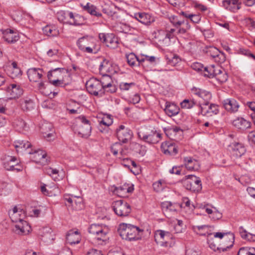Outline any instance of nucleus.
<instances>
[{"instance_id":"f257e3e1","label":"nucleus","mask_w":255,"mask_h":255,"mask_svg":"<svg viewBox=\"0 0 255 255\" xmlns=\"http://www.w3.org/2000/svg\"><path fill=\"white\" fill-rule=\"evenodd\" d=\"M9 215L12 222L15 223V232L19 235L27 234L30 230V226L23 219L25 217V211L17 206L9 211Z\"/></svg>"},{"instance_id":"f03ea898","label":"nucleus","mask_w":255,"mask_h":255,"mask_svg":"<svg viewBox=\"0 0 255 255\" xmlns=\"http://www.w3.org/2000/svg\"><path fill=\"white\" fill-rule=\"evenodd\" d=\"M118 232L123 239L132 241L141 239L143 230L129 224L122 223L120 225Z\"/></svg>"},{"instance_id":"7ed1b4c3","label":"nucleus","mask_w":255,"mask_h":255,"mask_svg":"<svg viewBox=\"0 0 255 255\" xmlns=\"http://www.w3.org/2000/svg\"><path fill=\"white\" fill-rule=\"evenodd\" d=\"M88 232L93 236L95 243L99 245L105 244L109 239V229L107 226L92 224L88 229Z\"/></svg>"},{"instance_id":"20e7f679","label":"nucleus","mask_w":255,"mask_h":255,"mask_svg":"<svg viewBox=\"0 0 255 255\" xmlns=\"http://www.w3.org/2000/svg\"><path fill=\"white\" fill-rule=\"evenodd\" d=\"M79 49L86 53L96 54L100 47L96 44V40L92 37L83 36L80 38L76 42Z\"/></svg>"},{"instance_id":"39448f33","label":"nucleus","mask_w":255,"mask_h":255,"mask_svg":"<svg viewBox=\"0 0 255 255\" xmlns=\"http://www.w3.org/2000/svg\"><path fill=\"white\" fill-rule=\"evenodd\" d=\"M137 134L140 139L149 144L157 143L161 137V134L157 132L156 130L147 128H141Z\"/></svg>"},{"instance_id":"423d86ee","label":"nucleus","mask_w":255,"mask_h":255,"mask_svg":"<svg viewBox=\"0 0 255 255\" xmlns=\"http://www.w3.org/2000/svg\"><path fill=\"white\" fill-rule=\"evenodd\" d=\"M77 125L74 127L75 132L83 137L87 138L89 136L91 131L89 121L85 117L82 116L77 119Z\"/></svg>"},{"instance_id":"0eeeda50","label":"nucleus","mask_w":255,"mask_h":255,"mask_svg":"<svg viewBox=\"0 0 255 255\" xmlns=\"http://www.w3.org/2000/svg\"><path fill=\"white\" fill-rule=\"evenodd\" d=\"M183 185L187 190L194 192L200 191L202 188L200 178L193 175L185 176Z\"/></svg>"},{"instance_id":"6e6552de","label":"nucleus","mask_w":255,"mask_h":255,"mask_svg":"<svg viewBox=\"0 0 255 255\" xmlns=\"http://www.w3.org/2000/svg\"><path fill=\"white\" fill-rule=\"evenodd\" d=\"M112 207L115 214L119 217H127L131 212L130 205L124 200L114 202Z\"/></svg>"},{"instance_id":"1a4fd4ad","label":"nucleus","mask_w":255,"mask_h":255,"mask_svg":"<svg viewBox=\"0 0 255 255\" xmlns=\"http://www.w3.org/2000/svg\"><path fill=\"white\" fill-rule=\"evenodd\" d=\"M86 86L91 94L99 97H102L104 94L103 86L100 80L96 78H91L87 82Z\"/></svg>"},{"instance_id":"9d476101","label":"nucleus","mask_w":255,"mask_h":255,"mask_svg":"<svg viewBox=\"0 0 255 255\" xmlns=\"http://www.w3.org/2000/svg\"><path fill=\"white\" fill-rule=\"evenodd\" d=\"M116 134L119 141L126 143L131 138L132 132L128 128L120 125L116 129Z\"/></svg>"},{"instance_id":"9b49d317","label":"nucleus","mask_w":255,"mask_h":255,"mask_svg":"<svg viewBox=\"0 0 255 255\" xmlns=\"http://www.w3.org/2000/svg\"><path fill=\"white\" fill-rule=\"evenodd\" d=\"M171 238L172 235L170 232L161 230H157L154 234L155 241L161 246H167V241Z\"/></svg>"},{"instance_id":"f8f14e48","label":"nucleus","mask_w":255,"mask_h":255,"mask_svg":"<svg viewBox=\"0 0 255 255\" xmlns=\"http://www.w3.org/2000/svg\"><path fill=\"white\" fill-rule=\"evenodd\" d=\"M200 112L203 116H212L214 115H217L219 113V107L217 105L211 104L209 105L208 104H203L199 106Z\"/></svg>"},{"instance_id":"ddd939ff","label":"nucleus","mask_w":255,"mask_h":255,"mask_svg":"<svg viewBox=\"0 0 255 255\" xmlns=\"http://www.w3.org/2000/svg\"><path fill=\"white\" fill-rule=\"evenodd\" d=\"M133 190L132 184L125 183L118 187H116L114 192L118 196L124 198L128 197L127 194L131 193Z\"/></svg>"},{"instance_id":"4468645a","label":"nucleus","mask_w":255,"mask_h":255,"mask_svg":"<svg viewBox=\"0 0 255 255\" xmlns=\"http://www.w3.org/2000/svg\"><path fill=\"white\" fill-rule=\"evenodd\" d=\"M27 153L32 155V158L33 161L36 163H40L43 164L47 163V159H45L46 153L42 150H35L33 152V150H28Z\"/></svg>"},{"instance_id":"2eb2a0df","label":"nucleus","mask_w":255,"mask_h":255,"mask_svg":"<svg viewBox=\"0 0 255 255\" xmlns=\"http://www.w3.org/2000/svg\"><path fill=\"white\" fill-rule=\"evenodd\" d=\"M65 200L70 204L69 206H71L74 210H80L84 207L82 199L80 197L71 195V197H65Z\"/></svg>"},{"instance_id":"dca6fc26","label":"nucleus","mask_w":255,"mask_h":255,"mask_svg":"<svg viewBox=\"0 0 255 255\" xmlns=\"http://www.w3.org/2000/svg\"><path fill=\"white\" fill-rule=\"evenodd\" d=\"M134 17L137 20L146 25H150L155 21L154 17L148 13H135Z\"/></svg>"},{"instance_id":"f3484780","label":"nucleus","mask_w":255,"mask_h":255,"mask_svg":"<svg viewBox=\"0 0 255 255\" xmlns=\"http://www.w3.org/2000/svg\"><path fill=\"white\" fill-rule=\"evenodd\" d=\"M191 92L193 95L205 101L204 104H208L212 98L210 92L202 89L193 87L191 89Z\"/></svg>"},{"instance_id":"a211bd4d","label":"nucleus","mask_w":255,"mask_h":255,"mask_svg":"<svg viewBox=\"0 0 255 255\" xmlns=\"http://www.w3.org/2000/svg\"><path fill=\"white\" fill-rule=\"evenodd\" d=\"M27 73L30 81L38 82L43 76V71L40 68H30L28 70Z\"/></svg>"},{"instance_id":"6ab92c4d","label":"nucleus","mask_w":255,"mask_h":255,"mask_svg":"<svg viewBox=\"0 0 255 255\" xmlns=\"http://www.w3.org/2000/svg\"><path fill=\"white\" fill-rule=\"evenodd\" d=\"M183 162L185 168L188 170L196 171L200 167L199 161L191 156L184 157Z\"/></svg>"},{"instance_id":"aec40b11","label":"nucleus","mask_w":255,"mask_h":255,"mask_svg":"<svg viewBox=\"0 0 255 255\" xmlns=\"http://www.w3.org/2000/svg\"><path fill=\"white\" fill-rule=\"evenodd\" d=\"M224 237L227 238V240H229L230 244H227L226 247L223 248H222V252H225L227 250V249H230L233 246V244L235 240V236L234 234L231 232H227V233H221V232H217L214 234V238H219L220 239H222Z\"/></svg>"},{"instance_id":"412c9836","label":"nucleus","mask_w":255,"mask_h":255,"mask_svg":"<svg viewBox=\"0 0 255 255\" xmlns=\"http://www.w3.org/2000/svg\"><path fill=\"white\" fill-rule=\"evenodd\" d=\"M222 4L225 9L231 12H236L240 8L239 0H224Z\"/></svg>"},{"instance_id":"4be33fe9","label":"nucleus","mask_w":255,"mask_h":255,"mask_svg":"<svg viewBox=\"0 0 255 255\" xmlns=\"http://www.w3.org/2000/svg\"><path fill=\"white\" fill-rule=\"evenodd\" d=\"M225 109L231 113L236 112L239 108V103L234 99H227L223 102Z\"/></svg>"},{"instance_id":"5701e85b","label":"nucleus","mask_w":255,"mask_h":255,"mask_svg":"<svg viewBox=\"0 0 255 255\" xmlns=\"http://www.w3.org/2000/svg\"><path fill=\"white\" fill-rule=\"evenodd\" d=\"M3 38L8 43H13L18 40V34L13 30L7 29L3 32Z\"/></svg>"},{"instance_id":"b1692460","label":"nucleus","mask_w":255,"mask_h":255,"mask_svg":"<svg viewBox=\"0 0 255 255\" xmlns=\"http://www.w3.org/2000/svg\"><path fill=\"white\" fill-rule=\"evenodd\" d=\"M80 240L81 236L78 230H70L66 235V241L70 245L78 244Z\"/></svg>"},{"instance_id":"393cba45","label":"nucleus","mask_w":255,"mask_h":255,"mask_svg":"<svg viewBox=\"0 0 255 255\" xmlns=\"http://www.w3.org/2000/svg\"><path fill=\"white\" fill-rule=\"evenodd\" d=\"M233 125L237 128L245 130L251 127V123L243 118H238L233 121Z\"/></svg>"},{"instance_id":"a878e982","label":"nucleus","mask_w":255,"mask_h":255,"mask_svg":"<svg viewBox=\"0 0 255 255\" xmlns=\"http://www.w3.org/2000/svg\"><path fill=\"white\" fill-rule=\"evenodd\" d=\"M19 162L16 157L11 156H6L3 158V165L7 170H13L14 166Z\"/></svg>"},{"instance_id":"bb28decb","label":"nucleus","mask_w":255,"mask_h":255,"mask_svg":"<svg viewBox=\"0 0 255 255\" xmlns=\"http://www.w3.org/2000/svg\"><path fill=\"white\" fill-rule=\"evenodd\" d=\"M14 146L17 152L25 151L27 153L28 150H32L31 144L28 141L17 140L15 141Z\"/></svg>"},{"instance_id":"cd10ccee","label":"nucleus","mask_w":255,"mask_h":255,"mask_svg":"<svg viewBox=\"0 0 255 255\" xmlns=\"http://www.w3.org/2000/svg\"><path fill=\"white\" fill-rule=\"evenodd\" d=\"M66 15L70 18V20L67 22L71 25H80L84 21V17L78 14H74L73 12H69L66 14Z\"/></svg>"},{"instance_id":"c85d7f7f","label":"nucleus","mask_w":255,"mask_h":255,"mask_svg":"<svg viewBox=\"0 0 255 255\" xmlns=\"http://www.w3.org/2000/svg\"><path fill=\"white\" fill-rule=\"evenodd\" d=\"M99 72L101 74H112L115 72L113 70L112 64L106 60H104L99 66Z\"/></svg>"},{"instance_id":"c756f323","label":"nucleus","mask_w":255,"mask_h":255,"mask_svg":"<svg viewBox=\"0 0 255 255\" xmlns=\"http://www.w3.org/2000/svg\"><path fill=\"white\" fill-rule=\"evenodd\" d=\"M8 92L10 94V98L15 99L18 98L23 94V89L20 86L15 84H11L8 88Z\"/></svg>"},{"instance_id":"7c9ffc66","label":"nucleus","mask_w":255,"mask_h":255,"mask_svg":"<svg viewBox=\"0 0 255 255\" xmlns=\"http://www.w3.org/2000/svg\"><path fill=\"white\" fill-rule=\"evenodd\" d=\"M180 111L179 108L175 104L166 102L164 111L169 117H172L177 115Z\"/></svg>"},{"instance_id":"2f4dec72","label":"nucleus","mask_w":255,"mask_h":255,"mask_svg":"<svg viewBox=\"0 0 255 255\" xmlns=\"http://www.w3.org/2000/svg\"><path fill=\"white\" fill-rule=\"evenodd\" d=\"M233 154L236 157H240L246 152V148L241 143L233 142L232 144Z\"/></svg>"},{"instance_id":"473e14b6","label":"nucleus","mask_w":255,"mask_h":255,"mask_svg":"<svg viewBox=\"0 0 255 255\" xmlns=\"http://www.w3.org/2000/svg\"><path fill=\"white\" fill-rule=\"evenodd\" d=\"M162 146L165 154L175 155L178 153L177 147L173 142H166Z\"/></svg>"},{"instance_id":"72a5a7b5","label":"nucleus","mask_w":255,"mask_h":255,"mask_svg":"<svg viewBox=\"0 0 255 255\" xmlns=\"http://www.w3.org/2000/svg\"><path fill=\"white\" fill-rule=\"evenodd\" d=\"M40 131L43 136L45 138H50L53 136L52 126L48 123H44L40 127Z\"/></svg>"},{"instance_id":"f704fd0d","label":"nucleus","mask_w":255,"mask_h":255,"mask_svg":"<svg viewBox=\"0 0 255 255\" xmlns=\"http://www.w3.org/2000/svg\"><path fill=\"white\" fill-rule=\"evenodd\" d=\"M221 67L219 66H215L214 65H211L209 66L205 67L204 68L203 75L209 78H215L217 74V69H219Z\"/></svg>"},{"instance_id":"c9c22d12","label":"nucleus","mask_w":255,"mask_h":255,"mask_svg":"<svg viewBox=\"0 0 255 255\" xmlns=\"http://www.w3.org/2000/svg\"><path fill=\"white\" fill-rule=\"evenodd\" d=\"M62 73L68 74V70L65 68H56L50 70L47 74V78L51 80L53 77L58 79L59 75Z\"/></svg>"},{"instance_id":"e433bc0d","label":"nucleus","mask_w":255,"mask_h":255,"mask_svg":"<svg viewBox=\"0 0 255 255\" xmlns=\"http://www.w3.org/2000/svg\"><path fill=\"white\" fill-rule=\"evenodd\" d=\"M19 103L23 111H29L34 108V102L30 98L21 99L19 100Z\"/></svg>"},{"instance_id":"4c0bfd02","label":"nucleus","mask_w":255,"mask_h":255,"mask_svg":"<svg viewBox=\"0 0 255 255\" xmlns=\"http://www.w3.org/2000/svg\"><path fill=\"white\" fill-rule=\"evenodd\" d=\"M156 58L155 56L141 54L140 55L139 64L143 66L146 65L148 63L154 65L156 64Z\"/></svg>"},{"instance_id":"58836bf2","label":"nucleus","mask_w":255,"mask_h":255,"mask_svg":"<svg viewBox=\"0 0 255 255\" xmlns=\"http://www.w3.org/2000/svg\"><path fill=\"white\" fill-rule=\"evenodd\" d=\"M211 226L209 225H201V226H194L193 227V231L197 234L201 236H207L208 233V231L209 228H212Z\"/></svg>"},{"instance_id":"ea45409f","label":"nucleus","mask_w":255,"mask_h":255,"mask_svg":"<svg viewBox=\"0 0 255 255\" xmlns=\"http://www.w3.org/2000/svg\"><path fill=\"white\" fill-rule=\"evenodd\" d=\"M52 230L48 227H43L39 230V234L45 242L53 239L51 235Z\"/></svg>"},{"instance_id":"a19ab883","label":"nucleus","mask_w":255,"mask_h":255,"mask_svg":"<svg viewBox=\"0 0 255 255\" xmlns=\"http://www.w3.org/2000/svg\"><path fill=\"white\" fill-rule=\"evenodd\" d=\"M13 124L16 129L20 131H27L29 128L27 124L21 119L15 120Z\"/></svg>"},{"instance_id":"79ce46f5","label":"nucleus","mask_w":255,"mask_h":255,"mask_svg":"<svg viewBox=\"0 0 255 255\" xmlns=\"http://www.w3.org/2000/svg\"><path fill=\"white\" fill-rule=\"evenodd\" d=\"M126 57L128 63L129 65L134 66L137 65H140V56H137L134 53H131L127 55Z\"/></svg>"},{"instance_id":"37998d69","label":"nucleus","mask_w":255,"mask_h":255,"mask_svg":"<svg viewBox=\"0 0 255 255\" xmlns=\"http://www.w3.org/2000/svg\"><path fill=\"white\" fill-rule=\"evenodd\" d=\"M239 232L243 239L249 241L255 242V235L248 233L243 227H239Z\"/></svg>"},{"instance_id":"c03bdc74","label":"nucleus","mask_w":255,"mask_h":255,"mask_svg":"<svg viewBox=\"0 0 255 255\" xmlns=\"http://www.w3.org/2000/svg\"><path fill=\"white\" fill-rule=\"evenodd\" d=\"M215 78L219 82L222 83L227 81L228 76L226 72L220 67V69H217V74Z\"/></svg>"},{"instance_id":"a18cd8bd","label":"nucleus","mask_w":255,"mask_h":255,"mask_svg":"<svg viewBox=\"0 0 255 255\" xmlns=\"http://www.w3.org/2000/svg\"><path fill=\"white\" fill-rule=\"evenodd\" d=\"M84 10L87 11L92 15H94L97 17H100L102 16V13L97 11V7L94 5L90 4L89 3H87V4L84 6Z\"/></svg>"},{"instance_id":"49530a36","label":"nucleus","mask_w":255,"mask_h":255,"mask_svg":"<svg viewBox=\"0 0 255 255\" xmlns=\"http://www.w3.org/2000/svg\"><path fill=\"white\" fill-rule=\"evenodd\" d=\"M109 39H107L105 44L107 46L110 47L111 48H115L118 46V42L117 38L113 34H109L108 35Z\"/></svg>"},{"instance_id":"de8ad7c7","label":"nucleus","mask_w":255,"mask_h":255,"mask_svg":"<svg viewBox=\"0 0 255 255\" xmlns=\"http://www.w3.org/2000/svg\"><path fill=\"white\" fill-rule=\"evenodd\" d=\"M112 124L113 119H112L111 116L109 115H104L102 120L100 122L99 130L101 132H103V131L100 128L103 125L105 126L106 128H108Z\"/></svg>"},{"instance_id":"09e8293b","label":"nucleus","mask_w":255,"mask_h":255,"mask_svg":"<svg viewBox=\"0 0 255 255\" xmlns=\"http://www.w3.org/2000/svg\"><path fill=\"white\" fill-rule=\"evenodd\" d=\"M212 234H208L207 235V243L209 245V247L212 250L214 251H219L221 252L222 251V248L217 246V245L214 243V238H211Z\"/></svg>"},{"instance_id":"8fccbe9b","label":"nucleus","mask_w":255,"mask_h":255,"mask_svg":"<svg viewBox=\"0 0 255 255\" xmlns=\"http://www.w3.org/2000/svg\"><path fill=\"white\" fill-rule=\"evenodd\" d=\"M43 33L48 36H54L58 34V31L54 27L47 25L43 28Z\"/></svg>"},{"instance_id":"3c124183","label":"nucleus","mask_w":255,"mask_h":255,"mask_svg":"<svg viewBox=\"0 0 255 255\" xmlns=\"http://www.w3.org/2000/svg\"><path fill=\"white\" fill-rule=\"evenodd\" d=\"M161 207L162 210L164 212H167L168 211L171 212H175L176 211L175 205L173 204L170 202L166 201L162 202L161 204Z\"/></svg>"},{"instance_id":"603ef678","label":"nucleus","mask_w":255,"mask_h":255,"mask_svg":"<svg viewBox=\"0 0 255 255\" xmlns=\"http://www.w3.org/2000/svg\"><path fill=\"white\" fill-rule=\"evenodd\" d=\"M193 100L185 99L180 103L181 107L183 109H191L196 105Z\"/></svg>"},{"instance_id":"864d4df0","label":"nucleus","mask_w":255,"mask_h":255,"mask_svg":"<svg viewBox=\"0 0 255 255\" xmlns=\"http://www.w3.org/2000/svg\"><path fill=\"white\" fill-rule=\"evenodd\" d=\"M7 74L12 79H14L21 76L22 73L20 69H8Z\"/></svg>"},{"instance_id":"5fc2aeb1","label":"nucleus","mask_w":255,"mask_h":255,"mask_svg":"<svg viewBox=\"0 0 255 255\" xmlns=\"http://www.w3.org/2000/svg\"><path fill=\"white\" fill-rule=\"evenodd\" d=\"M152 186L154 191L156 192H160L164 189L165 185L164 181L159 180L158 181L153 183Z\"/></svg>"},{"instance_id":"6e6d98bb","label":"nucleus","mask_w":255,"mask_h":255,"mask_svg":"<svg viewBox=\"0 0 255 255\" xmlns=\"http://www.w3.org/2000/svg\"><path fill=\"white\" fill-rule=\"evenodd\" d=\"M220 52V51L215 47H209L206 51L208 55L212 57L213 59L218 56Z\"/></svg>"},{"instance_id":"4d7b16f0","label":"nucleus","mask_w":255,"mask_h":255,"mask_svg":"<svg viewBox=\"0 0 255 255\" xmlns=\"http://www.w3.org/2000/svg\"><path fill=\"white\" fill-rule=\"evenodd\" d=\"M103 75L102 78H101L100 81L101 82V84L103 85V87H106L107 85L108 84V83H112V78L110 75L109 74H102Z\"/></svg>"},{"instance_id":"13d9d810","label":"nucleus","mask_w":255,"mask_h":255,"mask_svg":"<svg viewBox=\"0 0 255 255\" xmlns=\"http://www.w3.org/2000/svg\"><path fill=\"white\" fill-rule=\"evenodd\" d=\"M46 173L51 176L54 180L57 178V175L58 173V170L56 169H53L52 168H48L45 169Z\"/></svg>"},{"instance_id":"bf43d9fd","label":"nucleus","mask_w":255,"mask_h":255,"mask_svg":"<svg viewBox=\"0 0 255 255\" xmlns=\"http://www.w3.org/2000/svg\"><path fill=\"white\" fill-rule=\"evenodd\" d=\"M164 131L169 138L173 139L175 135L171 126L164 128Z\"/></svg>"},{"instance_id":"052dcab7","label":"nucleus","mask_w":255,"mask_h":255,"mask_svg":"<svg viewBox=\"0 0 255 255\" xmlns=\"http://www.w3.org/2000/svg\"><path fill=\"white\" fill-rule=\"evenodd\" d=\"M104 93L105 92L113 93L116 92L117 88L114 85L112 84V83H108V84L107 85L106 87L104 88Z\"/></svg>"},{"instance_id":"680f3d73","label":"nucleus","mask_w":255,"mask_h":255,"mask_svg":"<svg viewBox=\"0 0 255 255\" xmlns=\"http://www.w3.org/2000/svg\"><path fill=\"white\" fill-rule=\"evenodd\" d=\"M121 149V144L118 142H116L115 144H114L111 147V152L114 155H117L119 150Z\"/></svg>"},{"instance_id":"e2e57ef3","label":"nucleus","mask_w":255,"mask_h":255,"mask_svg":"<svg viewBox=\"0 0 255 255\" xmlns=\"http://www.w3.org/2000/svg\"><path fill=\"white\" fill-rule=\"evenodd\" d=\"M214 60L217 63H222L226 60V56L223 52H220L218 56H217Z\"/></svg>"},{"instance_id":"0e129e2a","label":"nucleus","mask_w":255,"mask_h":255,"mask_svg":"<svg viewBox=\"0 0 255 255\" xmlns=\"http://www.w3.org/2000/svg\"><path fill=\"white\" fill-rule=\"evenodd\" d=\"M170 22L173 24V25L175 26L176 28H178L179 26H180L182 23H183L181 20H179L177 19V17L176 16H172L170 18Z\"/></svg>"},{"instance_id":"69168bd1","label":"nucleus","mask_w":255,"mask_h":255,"mask_svg":"<svg viewBox=\"0 0 255 255\" xmlns=\"http://www.w3.org/2000/svg\"><path fill=\"white\" fill-rule=\"evenodd\" d=\"M191 67L195 71H200L203 72V73H204V68H205V67L200 63H194L192 65Z\"/></svg>"},{"instance_id":"338daca9","label":"nucleus","mask_w":255,"mask_h":255,"mask_svg":"<svg viewBox=\"0 0 255 255\" xmlns=\"http://www.w3.org/2000/svg\"><path fill=\"white\" fill-rule=\"evenodd\" d=\"M222 214L218 211L217 210L213 211L211 215L210 216V217L213 220H217L222 218Z\"/></svg>"},{"instance_id":"774afa93","label":"nucleus","mask_w":255,"mask_h":255,"mask_svg":"<svg viewBox=\"0 0 255 255\" xmlns=\"http://www.w3.org/2000/svg\"><path fill=\"white\" fill-rule=\"evenodd\" d=\"M86 255H104L102 252L100 250H96V249H91L90 250Z\"/></svg>"}]
</instances>
